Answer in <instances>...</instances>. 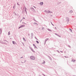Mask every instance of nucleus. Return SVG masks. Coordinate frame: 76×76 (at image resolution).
Here are the masks:
<instances>
[{
	"label": "nucleus",
	"mask_w": 76,
	"mask_h": 76,
	"mask_svg": "<svg viewBox=\"0 0 76 76\" xmlns=\"http://www.w3.org/2000/svg\"><path fill=\"white\" fill-rule=\"evenodd\" d=\"M1 44H6V43L3 42H0Z\"/></svg>",
	"instance_id": "nucleus-10"
},
{
	"label": "nucleus",
	"mask_w": 76,
	"mask_h": 76,
	"mask_svg": "<svg viewBox=\"0 0 76 76\" xmlns=\"http://www.w3.org/2000/svg\"><path fill=\"white\" fill-rule=\"evenodd\" d=\"M24 7L25 8V10H26V9H26V7Z\"/></svg>",
	"instance_id": "nucleus-35"
},
{
	"label": "nucleus",
	"mask_w": 76,
	"mask_h": 76,
	"mask_svg": "<svg viewBox=\"0 0 76 76\" xmlns=\"http://www.w3.org/2000/svg\"><path fill=\"white\" fill-rule=\"evenodd\" d=\"M23 39L24 41H26V39H25L24 37L23 38Z\"/></svg>",
	"instance_id": "nucleus-18"
},
{
	"label": "nucleus",
	"mask_w": 76,
	"mask_h": 76,
	"mask_svg": "<svg viewBox=\"0 0 76 76\" xmlns=\"http://www.w3.org/2000/svg\"><path fill=\"white\" fill-rule=\"evenodd\" d=\"M55 34L56 35H58V34H57L56 33Z\"/></svg>",
	"instance_id": "nucleus-41"
},
{
	"label": "nucleus",
	"mask_w": 76,
	"mask_h": 76,
	"mask_svg": "<svg viewBox=\"0 0 76 76\" xmlns=\"http://www.w3.org/2000/svg\"><path fill=\"white\" fill-rule=\"evenodd\" d=\"M4 41H6V42H8V43H9V42L7 41V40H4Z\"/></svg>",
	"instance_id": "nucleus-25"
},
{
	"label": "nucleus",
	"mask_w": 76,
	"mask_h": 76,
	"mask_svg": "<svg viewBox=\"0 0 76 76\" xmlns=\"http://www.w3.org/2000/svg\"><path fill=\"white\" fill-rule=\"evenodd\" d=\"M69 30L70 32H72V29H71V28H69Z\"/></svg>",
	"instance_id": "nucleus-17"
},
{
	"label": "nucleus",
	"mask_w": 76,
	"mask_h": 76,
	"mask_svg": "<svg viewBox=\"0 0 76 76\" xmlns=\"http://www.w3.org/2000/svg\"><path fill=\"white\" fill-rule=\"evenodd\" d=\"M71 61H72L73 62H75V60L73 59H72Z\"/></svg>",
	"instance_id": "nucleus-20"
},
{
	"label": "nucleus",
	"mask_w": 76,
	"mask_h": 76,
	"mask_svg": "<svg viewBox=\"0 0 76 76\" xmlns=\"http://www.w3.org/2000/svg\"><path fill=\"white\" fill-rule=\"evenodd\" d=\"M73 12V11L72 10H70L69 11V13H72Z\"/></svg>",
	"instance_id": "nucleus-19"
},
{
	"label": "nucleus",
	"mask_w": 76,
	"mask_h": 76,
	"mask_svg": "<svg viewBox=\"0 0 76 76\" xmlns=\"http://www.w3.org/2000/svg\"><path fill=\"white\" fill-rule=\"evenodd\" d=\"M64 57H65V58H67V57H66V56H64Z\"/></svg>",
	"instance_id": "nucleus-46"
},
{
	"label": "nucleus",
	"mask_w": 76,
	"mask_h": 76,
	"mask_svg": "<svg viewBox=\"0 0 76 76\" xmlns=\"http://www.w3.org/2000/svg\"><path fill=\"white\" fill-rule=\"evenodd\" d=\"M33 20H34V21H35V22H37L38 21H37L34 18Z\"/></svg>",
	"instance_id": "nucleus-22"
},
{
	"label": "nucleus",
	"mask_w": 76,
	"mask_h": 76,
	"mask_svg": "<svg viewBox=\"0 0 76 76\" xmlns=\"http://www.w3.org/2000/svg\"><path fill=\"white\" fill-rule=\"evenodd\" d=\"M0 32H1L0 34H1V32H2V29L1 28L0 29Z\"/></svg>",
	"instance_id": "nucleus-12"
},
{
	"label": "nucleus",
	"mask_w": 76,
	"mask_h": 76,
	"mask_svg": "<svg viewBox=\"0 0 76 76\" xmlns=\"http://www.w3.org/2000/svg\"><path fill=\"white\" fill-rule=\"evenodd\" d=\"M35 39H37V40H38V39H37V37H35Z\"/></svg>",
	"instance_id": "nucleus-32"
},
{
	"label": "nucleus",
	"mask_w": 76,
	"mask_h": 76,
	"mask_svg": "<svg viewBox=\"0 0 76 76\" xmlns=\"http://www.w3.org/2000/svg\"><path fill=\"white\" fill-rule=\"evenodd\" d=\"M68 47H69V48H71V47H70V46L69 45L68 46Z\"/></svg>",
	"instance_id": "nucleus-31"
},
{
	"label": "nucleus",
	"mask_w": 76,
	"mask_h": 76,
	"mask_svg": "<svg viewBox=\"0 0 76 76\" xmlns=\"http://www.w3.org/2000/svg\"><path fill=\"white\" fill-rule=\"evenodd\" d=\"M33 45L34 47H35L36 46L35 45V44H33Z\"/></svg>",
	"instance_id": "nucleus-33"
},
{
	"label": "nucleus",
	"mask_w": 76,
	"mask_h": 76,
	"mask_svg": "<svg viewBox=\"0 0 76 76\" xmlns=\"http://www.w3.org/2000/svg\"><path fill=\"white\" fill-rule=\"evenodd\" d=\"M23 19H25V18L24 17H23L22 20H23Z\"/></svg>",
	"instance_id": "nucleus-26"
},
{
	"label": "nucleus",
	"mask_w": 76,
	"mask_h": 76,
	"mask_svg": "<svg viewBox=\"0 0 76 76\" xmlns=\"http://www.w3.org/2000/svg\"><path fill=\"white\" fill-rule=\"evenodd\" d=\"M30 58L31 59V60H34L35 59V57L34 56H30Z\"/></svg>",
	"instance_id": "nucleus-1"
},
{
	"label": "nucleus",
	"mask_w": 76,
	"mask_h": 76,
	"mask_svg": "<svg viewBox=\"0 0 76 76\" xmlns=\"http://www.w3.org/2000/svg\"><path fill=\"white\" fill-rule=\"evenodd\" d=\"M51 23L52 25H53L54 26V25L53 24V23H52V22H51Z\"/></svg>",
	"instance_id": "nucleus-28"
},
{
	"label": "nucleus",
	"mask_w": 76,
	"mask_h": 76,
	"mask_svg": "<svg viewBox=\"0 0 76 76\" xmlns=\"http://www.w3.org/2000/svg\"><path fill=\"white\" fill-rule=\"evenodd\" d=\"M23 9H24V8H23Z\"/></svg>",
	"instance_id": "nucleus-51"
},
{
	"label": "nucleus",
	"mask_w": 76,
	"mask_h": 76,
	"mask_svg": "<svg viewBox=\"0 0 76 76\" xmlns=\"http://www.w3.org/2000/svg\"><path fill=\"white\" fill-rule=\"evenodd\" d=\"M17 4L18 5H19V6L20 5V4H18V3H17Z\"/></svg>",
	"instance_id": "nucleus-37"
},
{
	"label": "nucleus",
	"mask_w": 76,
	"mask_h": 76,
	"mask_svg": "<svg viewBox=\"0 0 76 76\" xmlns=\"http://www.w3.org/2000/svg\"><path fill=\"white\" fill-rule=\"evenodd\" d=\"M23 23H24V24H25V25H26V23H24V22H23Z\"/></svg>",
	"instance_id": "nucleus-30"
},
{
	"label": "nucleus",
	"mask_w": 76,
	"mask_h": 76,
	"mask_svg": "<svg viewBox=\"0 0 76 76\" xmlns=\"http://www.w3.org/2000/svg\"><path fill=\"white\" fill-rule=\"evenodd\" d=\"M25 26L24 25H21L18 28V29H20V28H23V27H24Z\"/></svg>",
	"instance_id": "nucleus-3"
},
{
	"label": "nucleus",
	"mask_w": 76,
	"mask_h": 76,
	"mask_svg": "<svg viewBox=\"0 0 76 76\" xmlns=\"http://www.w3.org/2000/svg\"><path fill=\"white\" fill-rule=\"evenodd\" d=\"M33 7L35 8L36 9V7L34 6H33Z\"/></svg>",
	"instance_id": "nucleus-39"
},
{
	"label": "nucleus",
	"mask_w": 76,
	"mask_h": 76,
	"mask_svg": "<svg viewBox=\"0 0 76 76\" xmlns=\"http://www.w3.org/2000/svg\"><path fill=\"white\" fill-rule=\"evenodd\" d=\"M36 42L37 43V44H39V42H38V41L37 40L36 41Z\"/></svg>",
	"instance_id": "nucleus-23"
},
{
	"label": "nucleus",
	"mask_w": 76,
	"mask_h": 76,
	"mask_svg": "<svg viewBox=\"0 0 76 76\" xmlns=\"http://www.w3.org/2000/svg\"><path fill=\"white\" fill-rule=\"evenodd\" d=\"M28 36H30V34H28Z\"/></svg>",
	"instance_id": "nucleus-38"
},
{
	"label": "nucleus",
	"mask_w": 76,
	"mask_h": 76,
	"mask_svg": "<svg viewBox=\"0 0 76 76\" xmlns=\"http://www.w3.org/2000/svg\"><path fill=\"white\" fill-rule=\"evenodd\" d=\"M12 43L13 44H15V43H16V42H15L14 41H13Z\"/></svg>",
	"instance_id": "nucleus-16"
},
{
	"label": "nucleus",
	"mask_w": 76,
	"mask_h": 76,
	"mask_svg": "<svg viewBox=\"0 0 76 76\" xmlns=\"http://www.w3.org/2000/svg\"><path fill=\"white\" fill-rule=\"evenodd\" d=\"M33 37H34V34H33V33H32L31 34V39H32V38H33Z\"/></svg>",
	"instance_id": "nucleus-2"
},
{
	"label": "nucleus",
	"mask_w": 76,
	"mask_h": 76,
	"mask_svg": "<svg viewBox=\"0 0 76 76\" xmlns=\"http://www.w3.org/2000/svg\"><path fill=\"white\" fill-rule=\"evenodd\" d=\"M21 63H24V62H21Z\"/></svg>",
	"instance_id": "nucleus-49"
},
{
	"label": "nucleus",
	"mask_w": 76,
	"mask_h": 76,
	"mask_svg": "<svg viewBox=\"0 0 76 76\" xmlns=\"http://www.w3.org/2000/svg\"><path fill=\"white\" fill-rule=\"evenodd\" d=\"M33 24H34V25H38V23H37L36 22H34V23H33Z\"/></svg>",
	"instance_id": "nucleus-13"
},
{
	"label": "nucleus",
	"mask_w": 76,
	"mask_h": 76,
	"mask_svg": "<svg viewBox=\"0 0 76 76\" xmlns=\"http://www.w3.org/2000/svg\"><path fill=\"white\" fill-rule=\"evenodd\" d=\"M29 48L30 49V50H31V51H32V52H34V53H35V51H34V50H33V49H32V48L29 47Z\"/></svg>",
	"instance_id": "nucleus-4"
},
{
	"label": "nucleus",
	"mask_w": 76,
	"mask_h": 76,
	"mask_svg": "<svg viewBox=\"0 0 76 76\" xmlns=\"http://www.w3.org/2000/svg\"><path fill=\"white\" fill-rule=\"evenodd\" d=\"M60 52H61V53H63V51H60Z\"/></svg>",
	"instance_id": "nucleus-48"
},
{
	"label": "nucleus",
	"mask_w": 76,
	"mask_h": 76,
	"mask_svg": "<svg viewBox=\"0 0 76 76\" xmlns=\"http://www.w3.org/2000/svg\"><path fill=\"white\" fill-rule=\"evenodd\" d=\"M42 75H43V76H45V75H44V74H42Z\"/></svg>",
	"instance_id": "nucleus-40"
},
{
	"label": "nucleus",
	"mask_w": 76,
	"mask_h": 76,
	"mask_svg": "<svg viewBox=\"0 0 76 76\" xmlns=\"http://www.w3.org/2000/svg\"><path fill=\"white\" fill-rule=\"evenodd\" d=\"M30 9L32 11H34V10H35V9H34V8L31 7L30 8Z\"/></svg>",
	"instance_id": "nucleus-5"
},
{
	"label": "nucleus",
	"mask_w": 76,
	"mask_h": 76,
	"mask_svg": "<svg viewBox=\"0 0 76 76\" xmlns=\"http://www.w3.org/2000/svg\"><path fill=\"white\" fill-rule=\"evenodd\" d=\"M8 35H10V31H9Z\"/></svg>",
	"instance_id": "nucleus-24"
},
{
	"label": "nucleus",
	"mask_w": 76,
	"mask_h": 76,
	"mask_svg": "<svg viewBox=\"0 0 76 76\" xmlns=\"http://www.w3.org/2000/svg\"><path fill=\"white\" fill-rule=\"evenodd\" d=\"M25 12H26V14H27V12L26 11V10H25Z\"/></svg>",
	"instance_id": "nucleus-29"
},
{
	"label": "nucleus",
	"mask_w": 76,
	"mask_h": 76,
	"mask_svg": "<svg viewBox=\"0 0 76 76\" xmlns=\"http://www.w3.org/2000/svg\"><path fill=\"white\" fill-rule=\"evenodd\" d=\"M25 62H26V60H25V61L24 63H25Z\"/></svg>",
	"instance_id": "nucleus-45"
},
{
	"label": "nucleus",
	"mask_w": 76,
	"mask_h": 76,
	"mask_svg": "<svg viewBox=\"0 0 76 76\" xmlns=\"http://www.w3.org/2000/svg\"><path fill=\"white\" fill-rule=\"evenodd\" d=\"M39 4H41V6H42V5H43V2H41L39 3Z\"/></svg>",
	"instance_id": "nucleus-7"
},
{
	"label": "nucleus",
	"mask_w": 76,
	"mask_h": 76,
	"mask_svg": "<svg viewBox=\"0 0 76 76\" xmlns=\"http://www.w3.org/2000/svg\"><path fill=\"white\" fill-rule=\"evenodd\" d=\"M57 52H58V53H60V52L59 51H58V50H57Z\"/></svg>",
	"instance_id": "nucleus-36"
},
{
	"label": "nucleus",
	"mask_w": 76,
	"mask_h": 76,
	"mask_svg": "<svg viewBox=\"0 0 76 76\" xmlns=\"http://www.w3.org/2000/svg\"><path fill=\"white\" fill-rule=\"evenodd\" d=\"M48 39H49L48 38H47L45 40V42H46L47 41H48Z\"/></svg>",
	"instance_id": "nucleus-8"
},
{
	"label": "nucleus",
	"mask_w": 76,
	"mask_h": 76,
	"mask_svg": "<svg viewBox=\"0 0 76 76\" xmlns=\"http://www.w3.org/2000/svg\"><path fill=\"white\" fill-rule=\"evenodd\" d=\"M23 58V56H22L20 58Z\"/></svg>",
	"instance_id": "nucleus-42"
},
{
	"label": "nucleus",
	"mask_w": 76,
	"mask_h": 76,
	"mask_svg": "<svg viewBox=\"0 0 76 76\" xmlns=\"http://www.w3.org/2000/svg\"><path fill=\"white\" fill-rule=\"evenodd\" d=\"M13 14L14 15V16H16V13H15V12H14L13 13Z\"/></svg>",
	"instance_id": "nucleus-21"
},
{
	"label": "nucleus",
	"mask_w": 76,
	"mask_h": 76,
	"mask_svg": "<svg viewBox=\"0 0 76 76\" xmlns=\"http://www.w3.org/2000/svg\"><path fill=\"white\" fill-rule=\"evenodd\" d=\"M45 61H44V60L43 61V62L42 63V64H45Z\"/></svg>",
	"instance_id": "nucleus-14"
},
{
	"label": "nucleus",
	"mask_w": 76,
	"mask_h": 76,
	"mask_svg": "<svg viewBox=\"0 0 76 76\" xmlns=\"http://www.w3.org/2000/svg\"><path fill=\"white\" fill-rule=\"evenodd\" d=\"M46 13H53V12H50V11H49V10L48 11H46Z\"/></svg>",
	"instance_id": "nucleus-6"
},
{
	"label": "nucleus",
	"mask_w": 76,
	"mask_h": 76,
	"mask_svg": "<svg viewBox=\"0 0 76 76\" xmlns=\"http://www.w3.org/2000/svg\"><path fill=\"white\" fill-rule=\"evenodd\" d=\"M14 7H15V6H14V7H13V9H15Z\"/></svg>",
	"instance_id": "nucleus-47"
},
{
	"label": "nucleus",
	"mask_w": 76,
	"mask_h": 76,
	"mask_svg": "<svg viewBox=\"0 0 76 76\" xmlns=\"http://www.w3.org/2000/svg\"><path fill=\"white\" fill-rule=\"evenodd\" d=\"M19 14H16V16H19Z\"/></svg>",
	"instance_id": "nucleus-34"
},
{
	"label": "nucleus",
	"mask_w": 76,
	"mask_h": 76,
	"mask_svg": "<svg viewBox=\"0 0 76 76\" xmlns=\"http://www.w3.org/2000/svg\"><path fill=\"white\" fill-rule=\"evenodd\" d=\"M42 30H44V28L43 27L42 28Z\"/></svg>",
	"instance_id": "nucleus-27"
},
{
	"label": "nucleus",
	"mask_w": 76,
	"mask_h": 76,
	"mask_svg": "<svg viewBox=\"0 0 76 76\" xmlns=\"http://www.w3.org/2000/svg\"><path fill=\"white\" fill-rule=\"evenodd\" d=\"M66 21H68V22L69 21V18H66Z\"/></svg>",
	"instance_id": "nucleus-9"
},
{
	"label": "nucleus",
	"mask_w": 76,
	"mask_h": 76,
	"mask_svg": "<svg viewBox=\"0 0 76 76\" xmlns=\"http://www.w3.org/2000/svg\"><path fill=\"white\" fill-rule=\"evenodd\" d=\"M48 31H50V32H51V30H50V29L48 28Z\"/></svg>",
	"instance_id": "nucleus-15"
},
{
	"label": "nucleus",
	"mask_w": 76,
	"mask_h": 76,
	"mask_svg": "<svg viewBox=\"0 0 76 76\" xmlns=\"http://www.w3.org/2000/svg\"><path fill=\"white\" fill-rule=\"evenodd\" d=\"M22 20H21L20 21V22H22Z\"/></svg>",
	"instance_id": "nucleus-43"
},
{
	"label": "nucleus",
	"mask_w": 76,
	"mask_h": 76,
	"mask_svg": "<svg viewBox=\"0 0 76 76\" xmlns=\"http://www.w3.org/2000/svg\"><path fill=\"white\" fill-rule=\"evenodd\" d=\"M34 48H37V46H35L34 47Z\"/></svg>",
	"instance_id": "nucleus-44"
},
{
	"label": "nucleus",
	"mask_w": 76,
	"mask_h": 76,
	"mask_svg": "<svg viewBox=\"0 0 76 76\" xmlns=\"http://www.w3.org/2000/svg\"><path fill=\"white\" fill-rule=\"evenodd\" d=\"M55 29H57V28H56V27H55Z\"/></svg>",
	"instance_id": "nucleus-50"
},
{
	"label": "nucleus",
	"mask_w": 76,
	"mask_h": 76,
	"mask_svg": "<svg viewBox=\"0 0 76 76\" xmlns=\"http://www.w3.org/2000/svg\"><path fill=\"white\" fill-rule=\"evenodd\" d=\"M48 57L50 58V60H52V59L49 56H48Z\"/></svg>",
	"instance_id": "nucleus-11"
}]
</instances>
